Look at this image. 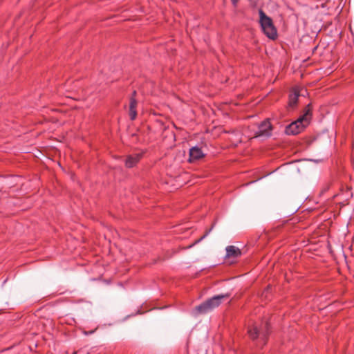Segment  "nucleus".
<instances>
[{
	"mask_svg": "<svg viewBox=\"0 0 354 354\" xmlns=\"http://www.w3.org/2000/svg\"><path fill=\"white\" fill-rule=\"evenodd\" d=\"M310 119V105H308L304 114L296 121L292 122L286 128V133L288 135H297L309 123Z\"/></svg>",
	"mask_w": 354,
	"mask_h": 354,
	"instance_id": "f257e3e1",
	"label": "nucleus"
},
{
	"mask_svg": "<svg viewBox=\"0 0 354 354\" xmlns=\"http://www.w3.org/2000/svg\"><path fill=\"white\" fill-rule=\"evenodd\" d=\"M230 297L229 294L218 295L212 297V298L206 300L201 304L195 308V310L198 314H206L212 311L216 308L218 307L224 299Z\"/></svg>",
	"mask_w": 354,
	"mask_h": 354,
	"instance_id": "f03ea898",
	"label": "nucleus"
},
{
	"mask_svg": "<svg viewBox=\"0 0 354 354\" xmlns=\"http://www.w3.org/2000/svg\"><path fill=\"white\" fill-rule=\"evenodd\" d=\"M259 23L263 32L270 39H274L277 36V32L272 19L267 16L261 9L259 10Z\"/></svg>",
	"mask_w": 354,
	"mask_h": 354,
	"instance_id": "7ed1b4c3",
	"label": "nucleus"
},
{
	"mask_svg": "<svg viewBox=\"0 0 354 354\" xmlns=\"http://www.w3.org/2000/svg\"><path fill=\"white\" fill-rule=\"evenodd\" d=\"M268 324L266 322L263 324L261 328L258 326H254L248 330V333L251 338L253 339L257 338L259 336H261L263 344L266 342V337L268 333Z\"/></svg>",
	"mask_w": 354,
	"mask_h": 354,
	"instance_id": "20e7f679",
	"label": "nucleus"
},
{
	"mask_svg": "<svg viewBox=\"0 0 354 354\" xmlns=\"http://www.w3.org/2000/svg\"><path fill=\"white\" fill-rule=\"evenodd\" d=\"M271 136V124L268 120L262 122L256 132V137H269Z\"/></svg>",
	"mask_w": 354,
	"mask_h": 354,
	"instance_id": "39448f33",
	"label": "nucleus"
},
{
	"mask_svg": "<svg viewBox=\"0 0 354 354\" xmlns=\"http://www.w3.org/2000/svg\"><path fill=\"white\" fill-rule=\"evenodd\" d=\"M141 156V153H135L128 156L125 160V166L128 168L133 167L138 162Z\"/></svg>",
	"mask_w": 354,
	"mask_h": 354,
	"instance_id": "423d86ee",
	"label": "nucleus"
},
{
	"mask_svg": "<svg viewBox=\"0 0 354 354\" xmlns=\"http://www.w3.org/2000/svg\"><path fill=\"white\" fill-rule=\"evenodd\" d=\"M204 156L201 149L198 147H193L189 149V161L197 160Z\"/></svg>",
	"mask_w": 354,
	"mask_h": 354,
	"instance_id": "0eeeda50",
	"label": "nucleus"
},
{
	"mask_svg": "<svg viewBox=\"0 0 354 354\" xmlns=\"http://www.w3.org/2000/svg\"><path fill=\"white\" fill-rule=\"evenodd\" d=\"M226 257H234L236 258L241 256V250L234 245H229L226 248Z\"/></svg>",
	"mask_w": 354,
	"mask_h": 354,
	"instance_id": "6e6552de",
	"label": "nucleus"
},
{
	"mask_svg": "<svg viewBox=\"0 0 354 354\" xmlns=\"http://www.w3.org/2000/svg\"><path fill=\"white\" fill-rule=\"evenodd\" d=\"M136 106H137V101L133 96V97H131V98L130 100V104H129V116L132 120H135L136 118V115H137V113H136Z\"/></svg>",
	"mask_w": 354,
	"mask_h": 354,
	"instance_id": "1a4fd4ad",
	"label": "nucleus"
},
{
	"mask_svg": "<svg viewBox=\"0 0 354 354\" xmlns=\"http://www.w3.org/2000/svg\"><path fill=\"white\" fill-rule=\"evenodd\" d=\"M299 94L297 91H295L293 93H290L289 95V102L288 106L291 109H293L298 100V97Z\"/></svg>",
	"mask_w": 354,
	"mask_h": 354,
	"instance_id": "9d476101",
	"label": "nucleus"
},
{
	"mask_svg": "<svg viewBox=\"0 0 354 354\" xmlns=\"http://www.w3.org/2000/svg\"><path fill=\"white\" fill-rule=\"evenodd\" d=\"M213 227H214V225L212 227V228H211V229H209V230L207 232V233H206V234L203 236V238H204L205 236H207V234L211 232V230H212Z\"/></svg>",
	"mask_w": 354,
	"mask_h": 354,
	"instance_id": "9b49d317",
	"label": "nucleus"
},
{
	"mask_svg": "<svg viewBox=\"0 0 354 354\" xmlns=\"http://www.w3.org/2000/svg\"><path fill=\"white\" fill-rule=\"evenodd\" d=\"M239 0H232V2L234 6H236Z\"/></svg>",
	"mask_w": 354,
	"mask_h": 354,
	"instance_id": "f8f14e48",
	"label": "nucleus"
},
{
	"mask_svg": "<svg viewBox=\"0 0 354 354\" xmlns=\"http://www.w3.org/2000/svg\"><path fill=\"white\" fill-rule=\"evenodd\" d=\"M136 91H133V95L134 96L136 95Z\"/></svg>",
	"mask_w": 354,
	"mask_h": 354,
	"instance_id": "ddd939ff",
	"label": "nucleus"
}]
</instances>
